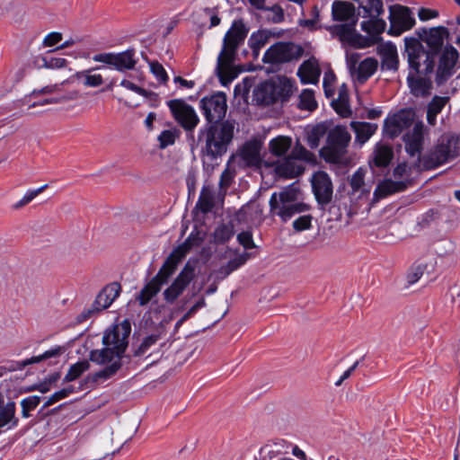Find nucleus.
<instances>
[{
	"mask_svg": "<svg viewBox=\"0 0 460 460\" xmlns=\"http://www.w3.org/2000/svg\"><path fill=\"white\" fill-rule=\"evenodd\" d=\"M130 332V323L127 320L105 332L102 338L104 348L93 349L89 355L92 362L104 367L85 377L84 382L89 387L93 388L106 382L121 368V359L128 348Z\"/></svg>",
	"mask_w": 460,
	"mask_h": 460,
	"instance_id": "nucleus-1",
	"label": "nucleus"
},
{
	"mask_svg": "<svg viewBox=\"0 0 460 460\" xmlns=\"http://www.w3.org/2000/svg\"><path fill=\"white\" fill-rule=\"evenodd\" d=\"M384 13L382 0H366L359 4V14L367 19L360 23L361 30L367 33V36L356 31L355 21L330 26L328 31L343 44L357 49L371 47L381 40V34L385 31L386 22L380 18Z\"/></svg>",
	"mask_w": 460,
	"mask_h": 460,
	"instance_id": "nucleus-2",
	"label": "nucleus"
},
{
	"mask_svg": "<svg viewBox=\"0 0 460 460\" xmlns=\"http://www.w3.org/2000/svg\"><path fill=\"white\" fill-rule=\"evenodd\" d=\"M202 242L199 237L190 234L181 244L176 247L166 258L158 272L140 290L136 300L140 306L146 305L161 291L164 285L168 283L175 272L179 263L194 245Z\"/></svg>",
	"mask_w": 460,
	"mask_h": 460,
	"instance_id": "nucleus-3",
	"label": "nucleus"
},
{
	"mask_svg": "<svg viewBox=\"0 0 460 460\" xmlns=\"http://www.w3.org/2000/svg\"><path fill=\"white\" fill-rule=\"evenodd\" d=\"M248 34L243 20H235L226 33L223 48L217 58V73L223 85H227L237 75L233 64L238 48L243 44Z\"/></svg>",
	"mask_w": 460,
	"mask_h": 460,
	"instance_id": "nucleus-4",
	"label": "nucleus"
},
{
	"mask_svg": "<svg viewBox=\"0 0 460 460\" xmlns=\"http://www.w3.org/2000/svg\"><path fill=\"white\" fill-rule=\"evenodd\" d=\"M196 276V264L189 261L185 263L183 268L174 278L172 283L163 291V298L165 304L174 305L176 302H178V306L172 310L169 316L164 318L163 321L166 323L172 321L175 314L183 311L190 300L196 296L197 294L202 289V286L196 288L193 285L191 288V294L181 298L184 292L195 280Z\"/></svg>",
	"mask_w": 460,
	"mask_h": 460,
	"instance_id": "nucleus-5",
	"label": "nucleus"
},
{
	"mask_svg": "<svg viewBox=\"0 0 460 460\" xmlns=\"http://www.w3.org/2000/svg\"><path fill=\"white\" fill-rule=\"evenodd\" d=\"M460 156V137L457 134L444 133L435 146L421 157L422 166L426 170L449 163Z\"/></svg>",
	"mask_w": 460,
	"mask_h": 460,
	"instance_id": "nucleus-6",
	"label": "nucleus"
},
{
	"mask_svg": "<svg viewBox=\"0 0 460 460\" xmlns=\"http://www.w3.org/2000/svg\"><path fill=\"white\" fill-rule=\"evenodd\" d=\"M301 190L296 184H291L280 192H274L270 199V212L279 216L283 221L294 215L307 211L309 206L301 200Z\"/></svg>",
	"mask_w": 460,
	"mask_h": 460,
	"instance_id": "nucleus-7",
	"label": "nucleus"
},
{
	"mask_svg": "<svg viewBox=\"0 0 460 460\" xmlns=\"http://www.w3.org/2000/svg\"><path fill=\"white\" fill-rule=\"evenodd\" d=\"M351 135L345 126H335L328 130L325 146L320 150V155L330 164L347 165L349 164L348 147Z\"/></svg>",
	"mask_w": 460,
	"mask_h": 460,
	"instance_id": "nucleus-8",
	"label": "nucleus"
},
{
	"mask_svg": "<svg viewBox=\"0 0 460 460\" xmlns=\"http://www.w3.org/2000/svg\"><path fill=\"white\" fill-rule=\"evenodd\" d=\"M234 119L210 124L205 130V150L208 155L217 158L223 155L234 138Z\"/></svg>",
	"mask_w": 460,
	"mask_h": 460,
	"instance_id": "nucleus-9",
	"label": "nucleus"
},
{
	"mask_svg": "<svg viewBox=\"0 0 460 460\" xmlns=\"http://www.w3.org/2000/svg\"><path fill=\"white\" fill-rule=\"evenodd\" d=\"M404 44L409 66L414 71L413 74L433 75L436 53L425 49L415 38H405Z\"/></svg>",
	"mask_w": 460,
	"mask_h": 460,
	"instance_id": "nucleus-10",
	"label": "nucleus"
},
{
	"mask_svg": "<svg viewBox=\"0 0 460 460\" xmlns=\"http://www.w3.org/2000/svg\"><path fill=\"white\" fill-rule=\"evenodd\" d=\"M93 60L95 62L103 63L109 67L122 73L134 70L138 61L136 56V50L134 49H128L122 52L117 53H99L93 57Z\"/></svg>",
	"mask_w": 460,
	"mask_h": 460,
	"instance_id": "nucleus-11",
	"label": "nucleus"
},
{
	"mask_svg": "<svg viewBox=\"0 0 460 460\" xmlns=\"http://www.w3.org/2000/svg\"><path fill=\"white\" fill-rule=\"evenodd\" d=\"M303 49L292 42H277L270 46L262 58L264 63L279 65L298 59L303 55Z\"/></svg>",
	"mask_w": 460,
	"mask_h": 460,
	"instance_id": "nucleus-12",
	"label": "nucleus"
},
{
	"mask_svg": "<svg viewBox=\"0 0 460 460\" xmlns=\"http://www.w3.org/2000/svg\"><path fill=\"white\" fill-rule=\"evenodd\" d=\"M167 105L176 122L186 131H192L199 122V119L192 106L182 99H173Z\"/></svg>",
	"mask_w": 460,
	"mask_h": 460,
	"instance_id": "nucleus-13",
	"label": "nucleus"
},
{
	"mask_svg": "<svg viewBox=\"0 0 460 460\" xmlns=\"http://www.w3.org/2000/svg\"><path fill=\"white\" fill-rule=\"evenodd\" d=\"M200 108L208 123H220L226 113V95L222 92L216 93L200 100Z\"/></svg>",
	"mask_w": 460,
	"mask_h": 460,
	"instance_id": "nucleus-14",
	"label": "nucleus"
},
{
	"mask_svg": "<svg viewBox=\"0 0 460 460\" xmlns=\"http://www.w3.org/2000/svg\"><path fill=\"white\" fill-rule=\"evenodd\" d=\"M262 146L263 142L261 139H249L238 148L233 158L238 159L243 167L260 168L263 159Z\"/></svg>",
	"mask_w": 460,
	"mask_h": 460,
	"instance_id": "nucleus-15",
	"label": "nucleus"
},
{
	"mask_svg": "<svg viewBox=\"0 0 460 460\" xmlns=\"http://www.w3.org/2000/svg\"><path fill=\"white\" fill-rule=\"evenodd\" d=\"M390 28L388 33L399 36L411 30L415 24V19L411 9L401 4H393L389 7Z\"/></svg>",
	"mask_w": 460,
	"mask_h": 460,
	"instance_id": "nucleus-16",
	"label": "nucleus"
},
{
	"mask_svg": "<svg viewBox=\"0 0 460 460\" xmlns=\"http://www.w3.org/2000/svg\"><path fill=\"white\" fill-rule=\"evenodd\" d=\"M414 120L415 111L412 109H402L385 119L384 130L387 136L394 138L414 125Z\"/></svg>",
	"mask_w": 460,
	"mask_h": 460,
	"instance_id": "nucleus-17",
	"label": "nucleus"
},
{
	"mask_svg": "<svg viewBox=\"0 0 460 460\" xmlns=\"http://www.w3.org/2000/svg\"><path fill=\"white\" fill-rule=\"evenodd\" d=\"M428 133V129L422 121L414 123L411 130L406 132L402 140L405 145V150L411 157H416L421 162L420 155L424 145V136Z\"/></svg>",
	"mask_w": 460,
	"mask_h": 460,
	"instance_id": "nucleus-18",
	"label": "nucleus"
},
{
	"mask_svg": "<svg viewBox=\"0 0 460 460\" xmlns=\"http://www.w3.org/2000/svg\"><path fill=\"white\" fill-rule=\"evenodd\" d=\"M312 186L318 203L326 205L331 202L333 193L332 182L325 172L319 171L313 175Z\"/></svg>",
	"mask_w": 460,
	"mask_h": 460,
	"instance_id": "nucleus-19",
	"label": "nucleus"
},
{
	"mask_svg": "<svg viewBox=\"0 0 460 460\" xmlns=\"http://www.w3.org/2000/svg\"><path fill=\"white\" fill-rule=\"evenodd\" d=\"M432 75L413 74L410 72L407 76V84L410 92L415 97H427L430 95L432 89Z\"/></svg>",
	"mask_w": 460,
	"mask_h": 460,
	"instance_id": "nucleus-20",
	"label": "nucleus"
},
{
	"mask_svg": "<svg viewBox=\"0 0 460 460\" xmlns=\"http://www.w3.org/2000/svg\"><path fill=\"white\" fill-rule=\"evenodd\" d=\"M459 58L457 50L454 47H447L443 51L437 71V82L442 84L453 74V69Z\"/></svg>",
	"mask_w": 460,
	"mask_h": 460,
	"instance_id": "nucleus-21",
	"label": "nucleus"
},
{
	"mask_svg": "<svg viewBox=\"0 0 460 460\" xmlns=\"http://www.w3.org/2000/svg\"><path fill=\"white\" fill-rule=\"evenodd\" d=\"M320 75L321 69L319 66V62L314 57L305 60L297 70V76L300 78L301 83L304 84H316L319 82Z\"/></svg>",
	"mask_w": 460,
	"mask_h": 460,
	"instance_id": "nucleus-22",
	"label": "nucleus"
},
{
	"mask_svg": "<svg viewBox=\"0 0 460 460\" xmlns=\"http://www.w3.org/2000/svg\"><path fill=\"white\" fill-rule=\"evenodd\" d=\"M420 38L430 47L436 53L443 45L444 40L448 35L447 29L443 26L422 29L418 32Z\"/></svg>",
	"mask_w": 460,
	"mask_h": 460,
	"instance_id": "nucleus-23",
	"label": "nucleus"
},
{
	"mask_svg": "<svg viewBox=\"0 0 460 460\" xmlns=\"http://www.w3.org/2000/svg\"><path fill=\"white\" fill-rule=\"evenodd\" d=\"M378 53L381 57V68L383 70L397 71L399 66V58L396 47L387 42L378 47Z\"/></svg>",
	"mask_w": 460,
	"mask_h": 460,
	"instance_id": "nucleus-24",
	"label": "nucleus"
},
{
	"mask_svg": "<svg viewBox=\"0 0 460 460\" xmlns=\"http://www.w3.org/2000/svg\"><path fill=\"white\" fill-rule=\"evenodd\" d=\"M121 286L119 282H112L105 286L97 295L94 304L101 311L108 308L119 296Z\"/></svg>",
	"mask_w": 460,
	"mask_h": 460,
	"instance_id": "nucleus-25",
	"label": "nucleus"
},
{
	"mask_svg": "<svg viewBox=\"0 0 460 460\" xmlns=\"http://www.w3.org/2000/svg\"><path fill=\"white\" fill-rule=\"evenodd\" d=\"M294 83L292 80L283 77L279 78L278 82L266 83L262 91L275 93L276 101H287L293 93Z\"/></svg>",
	"mask_w": 460,
	"mask_h": 460,
	"instance_id": "nucleus-26",
	"label": "nucleus"
},
{
	"mask_svg": "<svg viewBox=\"0 0 460 460\" xmlns=\"http://www.w3.org/2000/svg\"><path fill=\"white\" fill-rule=\"evenodd\" d=\"M275 172L279 176L294 178L300 175L304 172V168L297 160L291 155H288L276 164Z\"/></svg>",
	"mask_w": 460,
	"mask_h": 460,
	"instance_id": "nucleus-27",
	"label": "nucleus"
},
{
	"mask_svg": "<svg viewBox=\"0 0 460 460\" xmlns=\"http://www.w3.org/2000/svg\"><path fill=\"white\" fill-rule=\"evenodd\" d=\"M378 67V61L375 58H367L358 65L356 72L352 77L358 83L364 84L371 77Z\"/></svg>",
	"mask_w": 460,
	"mask_h": 460,
	"instance_id": "nucleus-28",
	"label": "nucleus"
},
{
	"mask_svg": "<svg viewBox=\"0 0 460 460\" xmlns=\"http://www.w3.org/2000/svg\"><path fill=\"white\" fill-rule=\"evenodd\" d=\"M406 186L407 185L404 181L385 180L377 185L374 192V199L379 200L380 199L385 198L389 195L401 192L406 189Z\"/></svg>",
	"mask_w": 460,
	"mask_h": 460,
	"instance_id": "nucleus-29",
	"label": "nucleus"
},
{
	"mask_svg": "<svg viewBox=\"0 0 460 460\" xmlns=\"http://www.w3.org/2000/svg\"><path fill=\"white\" fill-rule=\"evenodd\" d=\"M17 422L18 420L15 418V403L10 402L4 404L0 395V432L6 426L7 429L16 426Z\"/></svg>",
	"mask_w": 460,
	"mask_h": 460,
	"instance_id": "nucleus-30",
	"label": "nucleus"
},
{
	"mask_svg": "<svg viewBox=\"0 0 460 460\" xmlns=\"http://www.w3.org/2000/svg\"><path fill=\"white\" fill-rule=\"evenodd\" d=\"M355 7L353 4L345 1H334L332 6V18L335 21L349 22L353 20Z\"/></svg>",
	"mask_w": 460,
	"mask_h": 460,
	"instance_id": "nucleus-31",
	"label": "nucleus"
},
{
	"mask_svg": "<svg viewBox=\"0 0 460 460\" xmlns=\"http://www.w3.org/2000/svg\"><path fill=\"white\" fill-rule=\"evenodd\" d=\"M101 66L86 69L75 74V78L82 81L83 84L87 87H98L103 84V78L101 74L95 73Z\"/></svg>",
	"mask_w": 460,
	"mask_h": 460,
	"instance_id": "nucleus-32",
	"label": "nucleus"
},
{
	"mask_svg": "<svg viewBox=\"0 0 460 460\" xmlns=\"http://www.w3.org/2000/svg\"><path fill=\"white\" fill-rule=\"evenodd\" d=\"M292 146V138L287 136H278L269 143L270 154L277 157L285 156Z\"/></svg>",
	"mask_w": 460,
	"mask_h": 460,
	"instance_id": "nucleus-33",
	"label": "nucleus"
},
{
	"mask_svg": "<svg viewBox=\"0 0 460 460\" xmlns=\"http://www.w3.org/2000/svg\"><path fill=\"white\" fill-rule=\"evenodd\" d=\"M350 127L356 133V140L366 143L377 129V125L368 122L352 121Z\"/></svg>",
	"mask_w": 460,
	"mask_h": 460,
	"instance_id": "nucleus-34",
	"label": "nucleus"
},
{
	"mask_svg": "<svg viewBox=\"0 0 460 460\" xmlns=\"http://www.w3.org/2000/svg\"><path fill=\"white\" fill-rule=\"evenodd\" d=\"M448 101L447 97L434 96L427 108V121L434 126L437 121V115L441 112Z\"/></svg>",
	"mask_w": 460,
	"mask_h": 460,
	"instance_id": "nucleus-35",
	"label": "nucleus"
},
{
	"mask_svg": "<svg viewBox=\"0 0 460 460\" xmlns=\"http://www.w3.org/2000/svg\"><path fill=\"white\" fill-rule=\"evenodd\" d=\"M164 329H158L155 332L144 338L139 347L135 350V356H142L147 353L163 338Z\"/></svg>",
	"mask_w": 460,
	"mask_h": 460,
	"instance_id": "nucleus-36",
	"label": "nucleus"
},
{
	"mask_svg": "<svg viewBox=\"0 0 460 460\" xmlns=\"http://www.w3.org/2000/svg\"><path fill=\"white\" fill-rule=\"evenodd\" d=\"M328 129L324 124H317L307 130L306 141L310 148H317L320 145V140L323 136H327Z\"/></svg>",
	"mask_w": 460,
	"mask_h": 460,
	"instance_id": "nucleus-37",
	"label": "nucleus"
},
{
	"mask_svg": "<svg viewBox=\"0 0 460 460\" xmlns=\"http://www.w3.org/2000/svg\"><path fill=\"white\" fill-rule=\"evenodd\" d=\"M394 156L392 147L386 145H377L375 149L374 163L378 167H385Z\"/></svg>",
	"mask_w": 460,
	"mask_h": 460,
	"instance_id": "nucleus-38",
	"label": "nucleus"
},
{
	"mask_svg": "<svg viewBox=\"0 0 460 460\" xmlns=\"http://www.w3.org/2000/svg\"><path fill=\"white\" fill-rule=\"evenodd\" d=\"M249 258L248 252H243L241 254H237L234 258L230 259L226 265H223L218 270V273L222 278L227 277L234 270H237L239 267L243 265Z\"/></svg>",
	"mask_w": 460,
	"mask_h": 460,
	"instance_id": "nucleus-39",
	"label": "nucleus"
},
{
	"mask_svg": "<svg viewBox=\"0 0 460 460\" xmlns=\"http://www.w3.org/2000/svg\"><path fill=\"white\" fill-rule=\"evenodd\" d=\"M214 195L209 187L204 186L201 190L197 206L203 213H208L214 208Z\"/></svg>",
	"mask_w": 460,
	"mask_h": 460,
	"instance_id": "nucleus-40",
	"label": "nucleus"
},
{
	"mask_svg": "<svg viewBox=\"0 0 460 460\" xmlns=\"http://www.w3.org/2000/svg\"><path fill=\"white\" fill-rule=\"evenodd\" d=\"M317 107V102L314 98V93L313 90L305 89L299 95L298 108L300 110H305L312 111Z\"/></svg>",
	"mask_w": 460,
	"mask_h": 460,
	"instance_id": "nucleus-41",
	"label": "nucleus"
},
{
	"mask_svg": "<svg viewBox=\"0 0 460 460\" xmlns=\"http://www.w3.org/2000/svg\"><path fill=\"white\" fill-rule=\"evenodd\" d=\"M234 234V226L232 224H222L216 228L213 234L214 242L224 243L231 239Z\"/></svg>",
	"mask_w": 460,
	"mask_h": 460,
	"instance_id": "nucleus-42",
	"label": "nucleus"
},
{
	"mask_svg": "<svg viewBox=\"0 0 460 460\" xmlns=\"http://www.w3.org/2000/svg\"><path fill=\"white\" fill-rule=\"evenodd\" d=\"M90 364L87 360L79 361L73 364L64 377L65 382H71L78 378L84 372L87 371Z\"/></svg>",
	"mask_w": 460,
	"mask_h": 460,
	"instance_id": "nucleus-43",
	"label": "nucleus"
},
{
	"mask_svg": "<svg viewBox=\"0 0 460 460\" xmlns=\"http://www.w3.org/2000/svg\"><path fill=\"white\" fill-rule=\"evenodd\" d=\"M428 264L424 261H417L415 262L410 269L407 273V282L409 284L416 283L425 273L427 270Z\"/></svg>",
	"mask_w": 460,
	"mask_h": 460,
	"instance_id": "nucleus-44",
	"label": "nucleus"
},
{
	"mask_svg": "<svg viewBox=\"0 0 460 460\" xmlns=\"http://www.w3.org/2000/svg\"><path fill=\"white\" fill-rule=\"evenodd\" d=\"M365 172L366 171L363 170L362 168H359L351 176L350 180H349V185L352 189V191L354 193L356 192H358V191H361V192H365L364 190V186H365V181H364V176H365Z\"/></svg>",
	"mask_w": 460,
	"mask_h": 460,
	"instance_id": "nucleus-45",
	"label": "nucleus"
},
{
	"mask_svg": "<svg viewBox=\"0 0 460 460\" xmlns=\"http://www.w3.org/2000/svg\"><path fill=\"white\" fill-rule=\"evenodd\" d=\"M120 85L128 90H131L147 99L154 100V101L157 100L158 95L155 93L148 92L146 89L137 86V84H135L134 83H132L127 79H123L120 82Z\"/></svg>",
	"mask_w": 460,
	"mask_h": 460,
	"instance_id": "nucleus-46",
	"label": "nucleus"
},
{
	"mask_svg": "<svg viewBox=\"0 0 460 460\" xmlns=\"http://www.w3.org/2000/svg\"><path fill=\"white\" fill-rule=\"evenodd\" d=\"M206 305V300L204 296L199 297L194 304L191 305L189 310L181 317V319L176 323L175 328L178 329L184 322L190 319L192 315H194L198 310L203 308Z\"/></svg>",
	"mask_w": 460,
	"mask_h": 460,
	"instance_id": "nucleus-47",
	"label": "nucleus"
},
{
	"mask_svg": "<svg viewBox=\"0 0 460 460\" xmlns=\"http://www.w3.org/2000/svg\"><path fill=\"white\" fill-rule=\"evenodd\" d=\"M336 80V76L332 69H329L324 73L323 86L324 90L325 96L327 98H331L334 94V83Z\"/></svg>",
	"mask_w": 460,
	"mask_h": 460,
	"instance_id": "nucleus-48",
	"label": "nucleus"
},
{
	"mask_svg": "<svg viewBox=\"0 0 460 460\" xmlns=\"http://www.w3.org/2000/svg\"><path fill=\"white\" fill-rule=\"evenodd\" d=\"M47 185H43L37 190H29L19 201L13 205V208L17 210L24 206L28 205L31 201H32L40 193H41Z\"/></svg>",
	"mask_w": 460,
	"mask_h": 460,
	"instance_id": "nucleus-49",
	"label": "nucleus"
},
{
	"mask_svg": "<svg viewBox=\"0 0 460 460\" xmlns=\"http://www.w3.org/2000/svg\"><path fill=\"white\" fill-rule=\"evenodd\" d=\"M266 85L265 84H261L255 91V97L257 102L264 104L270 105L276 102L275 93L262 91V88Z\"/></svg>",
	"mask_w": 460,
	"mask_h": 460,
	"instance_id": "nucleus-50",
	"label": "nucleus"
},
{
	"mask_svg": "<svg viewBox=\"0 0 460 460\" xmlns=\"http://www.w3.org/2000/svg\"><path fill=\"white\" fill-rule=\"evenodd\" d=\"M290 155L297 161H311L314 156V155L311 152H309L305 146H303L298 142L293 147Z\"/></svg>",
	"mask_w": 460,
	"mask_h": 460,
	"instance_id": "nucleus-51",
	"label": "nucleus"
},
{
	"mask_svg": "<svg viewBox=\"0 0 460 460\" xmlns=\"http://www.w3.org/2000/svg\"><path fill=\"white\" fill-rule=\"evenodd\" d=\"M59 353H60V349L59 348L58 349H50V350L46 351L42 355L36 356V357H31V358L25 359V360L20 362L19 365L21 367H26V366H28L30 364L39 363V362L42 361L43 359L55 357V356L58 355Z\"/></svg>",
	"mask_w": 460,
	"mask_h": 460,
	"instance_id": "nucleus-52",
	"label": "nucleus"
},
{
	"mask_svg": "<svg viewBox=\"0 0 460 460\" xmlns=\"http://www.w3.org/2000/svg\"><path fill=\"white\" fill-rule=\"evenodd\" d=\"M334 110L342 117H348L350 114V110L348 102V96L337 98L332 101Z\"/></svg>",
	"mask_w": 460,
	"mask_h": 460,
	"instance_id": "nucleus-53",
	"label": "nucleus"
},
{
	"mask_svg": "<svg viewBox=\"0 0 460 460\" xmlns=\"http://www.w3.org/2000/svg\"><path fill=\"white\" fill-rule=\"evenodd\" d=\"M150 70L162 84L168 81V75L164 66L157 61L149 62Z\"/></svg>",
	"mask_w": 460,
	"mask_h": 460,
	"instance_id": "nucleus-54",
	"label": "nucleus"
},
{
	"mask_svg": "<svg viewBox=\"0 0 460 460\" xmlns=\"http://www.w3.org/2000/svg\"><path fill=\"white\" fill-rule=\"evenodd\" d=\"M267 42V37L262 32L253 33L249 40V46L252 51H259Z\"/></svg>",
	"mask_w": 460,
	"mask_h": 460,
	"instance_id": "nucleus-55",
	"label": "nucleus"
},
{
	"mask_svg": "<svg viewBox=\"0 0 460 460\" xmlns=\"http://www.w3.org/2000/svg\"><path fill=\"white\" fill-rule=\"evenodd\" d=\"M42 66L49 69H59L67 65V60L64 58H42Z\"/></svg>",
	"mask_w": 460,
	"mask_h": 460,
	"instance_id": "nucleus-56",
	"label": "nucleus"
},
{
	"mask_svg": "<svg viewBox=\"0 0 460 460\" xmlns=\"http://www.w3.org/2000/svg\"><path fill=\"white\" fill-rule=\"evenodd\" d=\"M159 146L164 149L175 142V134L172 130H164L158 137Z\"/></svg>",
	"mask_w": 460,
	"mask_h": 460,
	"instance_id": "nucleus-57",
	"label": "nucleus"
},
{
	"mask_svg": "<svg viewBox=\"0 0 460 460\" xmlns=\"http://www.w3.org/2000/svg\"><path fill=\"white\" fill-rule=\"evenodd\" d=\"M63 40L61 32L53 31L47 34L42 41V46L45 48L54 47Z\"/></svg>",
	"mask_w": 460,
	"mask_h": 460,
	"instance_id": "nucleus-58",
	"label": "nucleus"
},
{
	"mask_svg": "<svg viewBox=\"0 0 460 460\" xmlns=\"http://www.w3.org/2000/svg\"><path fill=\"white\" fill-rule=\"evenodd\" d=\"M312 216L305 215L299 217L293 222V226L296 231H303L311 227Z\"/></svg>",
	"mask_w": 460,
	"mask_h": 460,
	"instance_id": "nucleus-59",
	"label": "nucleus"
},
{
	"mask_svg": "<svg viewBox=\"0 0 460 460\" xmlns=\"http://www.w3.org/2000/svg\"><path fill=\"white\" fill-rule=\"evenodd\" d=\"M237 240L239 243L243 245L245 249H252L255 247V244L252 240V234L248 231L240 233L237 235Z\"/></svg>",
	"mask_w": 460,
	"mask_h": 460,
	"instance_id": "nucleus-60",
	"label": "nucleus"
},
{
	"mask_svg": "<svg viewBox=\"0 0 460 460\" xmlns=\"http://www.w3.org/2000/svg\"><path fill=\"white\" fill-rule=\"evenodd\" d=\"M40 402V397L37 395L29 396L27 398H24L21 402L22 408H27L28 410L31 411L35 409L39 403Z\"/></svg>",
	"mask_w": 460,
	"mask_h": 460,
	"instance_id": "nucleus-61",
	"label": "nucleus"
},
{
	"mask_svg": "<svg viewBox=\"0 0 460 460\" xmlns=\"http://www.w3.org/2000/svg\"><path fill=\"white\" fill-rule=\"evenodd\" d=\"M99 312H101V310L97 308V306L93 303L90 308L84 309L80 314H78L77 322L83 323L89 319L92 315Z\"/></svg>",
	"mask_w": 460,
	"mask_h": 460,
	"instance_id": "nucleus-62",
	"label": "nucleus"
},
{
	"mask_svg": "<svg viewBox=\"0 0 460 460\" xmlns=\"http://www.w3.org/2000/svg\"><path fill=\"white\" fill-rule=\"evenodd\" d=\"M313 13H314V17L311 18V19H305V20H301L299 22V24L303 27H307L309 28L310 30H314L316 27V23L318 22V17H319V13H318V10L317 8L314 6V9H313Z\"/></svg>",
	"mask_w": 460,
	"mask_h": 460,
	"instance_id": "nucleus-63",
	"label": "nucleus"
},
{
	"mask_svg": "<svg viewBox=\"0 0 460 460\" xmlns=\"http://www.w3.org/2000/svg\"><path fill=\"white\" fill-rule=\"evenodd\" d=\"M418 16L421 21H428L438 16L437 10L429 8H420L418 12Z\"/></svg>",
	"mask_w": 460,
	"mask_h": 460,
	"instance_id": "nucleus-64",
	"label": "nucleus"
}]
</instances>
